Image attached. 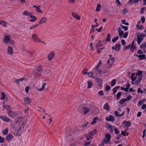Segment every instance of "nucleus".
I'll return each instance as SVG.
<instances>
[{
    "label": "nucleus",
    "mask_w": 146,
    "mask_h": 146,
    "mask_svg": "<svg viewBox=\"0 0 146 146\" xmlns=\"http://www.w3.org/2000/svg\"><path fill=\"white\" fill-rule=\"evenodd\" d=\"M11 35L8 34L5 35L4 38L2 40L3 42L5 44L9 43L11 45H13L15 44V41L11 39Z\"/></svg>",
    "instance_id": "obj_1"
},
{
    "label": "nucleus",
    "mask_w": 146,
    "mask_h": 146,
    "mask_svg": "<svg viewBox=\"0 0 146 146\" xmlns=\"http://www.w3.org/2000/svg\"><path fill=\"white\" fill-rule=\"evenodd\" d=\"M24 127L25 125L24 124H22L18 130L16 131L15 132L14 135L16 136H20L23 132L22 130H23Z\"/></svg>",
    "instance_id": "obj_2"
},
{
    "label": "nucleus",
    "mask_w": 146,
    "mask_h": 146,
    "mask_svg": "<svg viewBox=\"0 0 146 146\" xmlns=\"http://www.w3.org/2000/svg\"><path fill=\"white\" fill-rule=\"evenodd\" d=\"M145 36V35L143 33L139 34L137 36V42L138 45L140 44L141 41L143 40V37Z\"/></svg>",
    "instance_id": "obj_3"
},
{
    "label": "nucleus",
    "mask_w": 146,
    "mask_h": 146,
    "mask_svg": "<svg viewBox=\"0 0 146 146\" xmlns=\"http://www.w3.org/2000/svg\"><path fill=\"white\" fill-rule=\"evenodd\" d=\"M32 38L33 40L36 42H38L40 40L38 35L35 34L32 35Z\"/></svg>",
    "instance_id": "obj_4"
},
{
    "label": "nucleus",
    "mask_w": 146,
    "mask_h": 146,
    "mask_svg": "<svg viewBox=\"0 0 146 146\" xmlns=\"http://www.w3.org/2000/svg\"><path fill=\"white\" fill-rule=\"evenodd\" d=\"M55 56V53L53 51H51L47 56L48 60L49 61L52 60Z\"/></svg>",
    "instance_id": "obj_5"
},
{
    "label": "nucleus",
    "mask_w": 146,
    "mask_h": 146,
    "mask_svg": "<svg viewBox=\"0 0 146 146\" xmlns=\"http://www.w3.org/2000/svg\"><path fill=\"white\" fill-rule=\"evenodd\" d=\"M111 137V135L109 133H107L105 135V138L104 139V142L105 143H108L109 142Z\"/></svg>",
    "instance_id": "obj_6"
},
{
    "label": "nucleus",
    "mask_w": 146,
    "mask_h": 146,
    "mask_svg": "<svg viewBox=\"0 0 146 146\" xmlns=\"http://www.w3.org/2000/svg\"><path fill=\"white\" fill-rule=\"evenodd\" d=\"M82 108V110L81 111L80 110H79V111L81 113L84 111L83 113L85 115L90 110L89 108L87 107H83Z\"/></svg>",
    "instance_id": "obj_7"
},
{
    "label": "nucleus",
    "mask_w": 146,
    "mask_h": 146,
    "mask_svg": "<svg viewBox=\"0 0 146 146\" xmlns=\"http://www.w3.org/2000/svg\"><path fill=\"white\" fill-rule=\"evenodd\" d=\"M113 50H115L116 51H119L120 49V46L119 43L116 44L115 46H113L112 47Z\"/></svg>",
    "instance_id": "obj_8"
},
{
    "label": "nucleus",
    "mask_w": 146,
    "mask_h": 146,
    "mask_svg": "<svg viewBox=\"0 0 146 146\" xmlns=\"http://www.w3.org/2000/svg\"><path fill=\"white\" fill-rule=\"evenodd\" d=\"M106 119L107 121H113L115 120L114 117L112 115H110L109 117H106Z\"/></svg>",
    "instance_id": "obj_9"
},
{
    "label": "nucleus",
    "mask_w": 146,
    "mask_h": 146,
    "mask_svg": "<svg viewBox=\"0 0 146 146\" xmlns=\"http://www.w3.org/2000/svg\"><path fill=\"white\" fill-rule=\"evenodd\" d=\"M93 134L92 132H89L87 134L86 136V139L87 140H89L93 138Z\"/></svg>",
    "instance_id": "obj_10"
},
{
    "label": "nucleus",
    "mask_w": 146,
    "mask_h": 146,
    "mask_svg": "<svg viewBox=\"0 0 146 146\" xmlns=\"http://www.w3.org/2000/svg\"><path fill=\"white\" fill-rule=\"evenodd\" d=\"M47 19L46 17H43L40 19L39 24L41 25L42 23H45Z\"/></svg>",
    "instance_id": "obj_11"
},
{
    "label": "nucleus",
    "mask_w": 146,
    "mask_h": 146,
    "mask_svg": "<svg viewBox=\"0 0 146 146\" xmlns=\"http://www.w3.org/2000/svg\"><path fill=\"white\" fill-rule=\"evenodd\" d=\"M72 15L75 19L78 20H79L80 19V17L76 13L74 12H72Z\"/></svg>",
    "instance_id": "obj_12"
},
{
    "label": "nucleus",
    "mask_w": 146,
    "mask_h": 146,
    "mask_svg": "<svg viewBox=\"0 0 146 146\" xmlns=\"http://www.w3.org/2000/svg\"><path fill=\"white\" fill-rule=\"evenodd\" d=\"M141 23V22L140 21H138L137 22L136 26L137 27V29L138 30H142L143 29L144 27L142 25H140L139 26V25Z\"/></svg>",
    "instance_id": "obj_13"
},
{
    "label": "nucleus",
    "mask_w": 146,
    "mask_h": 146,
    "mask_svg": "<svg viewBox=\"0 0 146 146\" xmlns=\"http://www.w3.org/2000/svg\"><path fill=\"white\" fill-rule=\"evenodd\" d=\"M24 101L25 104H29L31 102V100L28 97H25L24 98Z\"/></svg>",
    "instance_id": "obj_14"
},
{
    "label": "nucleus",
    "mask_w": 146,
    "mask_h": 146,
    "mask_svg": "<svg viewBox=\"0 0 146 146\" xmlns=\"http://www.w3.org/2000/svg\"><path fill=\"white\" fill-rule=\"evenodd\" d=\"M118 32L119 33V36L120 37H122L124 34L123 31H122V29L121 28L119 27L118 29Z\"/></svg>",
    "instance_id": "obj_15"
},
{
    "label": "nucleus",
    "mask_w": 146,
    "mask_h": 146,
    "mask_svg": "<svg viewBox=\"0 0 146 146\" xmlns=\"http://www.w3.org/2000/svg\"><path fill=\"white\" fill-rule=\"evenodd\" d=\"M13 136L11 134L8 135L5 138V139L8 141H10L13 138Z\"/></svg>",
    "instance_id": "obj_16"
},
{
    "label": "nucleus",
    "mask_w": 146,
    "mask_h": 146,
    "mask_svg": "<svg viewBox=\"0 0 146 146\" xmlns=\"http://www.w3.org/2000/svg\"><path fill=\"white\" fill-rule=\"evenodd\" d=\"M41 73L35 71L34 78L35 79H37L40 76Z\"/></svg>",
    "instance_id": "obj_17"
},
{
    "label": "nucleus",
    "mask_w": 146,
    "mask_h": 146,
    "mask_svg": "<svg viewBox=\"0 0 146 146\" xmlns=\"http://www.w3.org/2000/svg\"><path fill=\"white\" fill-rule=\"evenodd\" d=\"M7 51L8 54H12L13 53V49L12 47L10 46H8Z\"/></svg>",
    "instance_id": "obj_18"
},
{
    "label": "nucleus",
    "mask_w": 146,
    "mask_h": 146,
    "mask_svg": "<svg viewBox=\"0 0 146 146\" xmlns=\"http://www.w3.org/2000/svg\"><path fill=\"white\" fill-rule=\"evenodd\" d=\"M0 118L4 121L9 122L10 121L9 119L6 116H1Z\"/></svg>",
    "instance_id": "obj_19"
},
{
    "label": "nucleus",
    "mask_w": 146,
    "mask_h": 146,
    "mask_svg": "<svg viewBox=\"0 0 146 146\" xmlns=\"http://www.w3.org/2000/svg\"><path fill=\"white\" fill-rule=\"evenodd\" d=\"M123 123L125 124V126L127 127H130L131 125V123L129 121L125 120L123 121Z\"/></svg>",
    "instance_id": "obj_20"
},
{
    "label": "nucleus",
    "mask_w": 146,
    "mask_h": 146,
    "mask_svg": "<svg viewBox=\"0 0 146 146\" xmlns=\"http://www.w3.org/2000/svg\"><path fill=\"white\" fill-rule=\"evenodd\" d=\"M136 48L134 44V41H133L132 42V44L130 50L132 52H133L134 50Z\"/></svg>",
    "instance_id": "obj_21"
},
{
    "label": "nucleus",
    "mask_w": 146,
    "mask_h": 146,
    "mask_svg": "<svg viewBox=\"0 0 146 146\" xmlns=\"http://www.w3.org/2000/svg\"><path fill=\"white\" fill-rule=\"evenodd\" d=\"M7 113L11 117H15L16 116V114L10 110L7 111Z\"/></svg>",
    "instance_id": "obj_22"
},
{
    "label": "nucleus",
    "mask_w": 146,
    "mask_h": 146,
    "mask_svg": "<svg viewBox=\"0 0 146 146\" xmlns=\"http://www.w3.org/2000/svg\"><path fill=\"white\" fill-rule=\"evenodd\" d=\"M141 48L145 52H146V42L144 43L143 44L140 46Z\"/></svg>",
    "instance_id": "obj_23"
},
{
    "label": "nucleus",
    "mask_w": 146,
    "mask_h": 146,
    "mask_svg": "<svg viewBox=\"0 0 146 146\" xmlns=\"http://www.w3.org/2000/svg\"><path fill=\"white\" fill-rule=\"evenodd\" d=\"M30 17L31 18V19L30 21L31 22H34L37 20L36 17L34 15H32V14L30 15Z\"/></svg>",
    "instance_id": "obj_24"
},
{
    "label": "nucleus",
    "mask_w": 146,
    "mask_h": 146,
    "mask_svg": "<svg viewBox=\"0 0 146 146\" xmlns=\"http://www.w3.org/2000/svg\"><path fill=\"white\" fill-rule=\"evenodd\" d=\"M135 74L134 73H132L131 74V80L132 81V84H133L134 81H135L137 79V77L136 76L134 77Z\"/></svg>",
    "instance_id": "obj_25"
},
{
    "label": "nucleus",
    "mask_w": 146,
    "mask_h": 146,
    "mask_svg": "<svg viewBox=\"0 0 146 146\" xmlns=\"http://www.w3.org/2000/svg\"><path fill=\"white\" fill-rule=\"evenodd\" d=\"M33 7L36 9V11L39 13H42V11L40 9L39 6H37L36 5L33 6Z\"/></svg>",
    "instance_id": "obj_26"
},
{
    "label": "nucleus",
    "mask_w": 146,
    "mask_h": 146,
    "mask_svg": "<svg viewBox=\"0 0 146 146\" xmlns=\"http://www.w3.org/2000/svg\"><path fill=\"white\" fill-rule=\"evenodd\" d=\"M104 109L105 110H106L107 111L109 110L110 107L108 103H107L105 104L104 106Z\"/></svg>",
    "instance_id": "obj_27"
},
{
    "label": "nucleus",
    "mask_w": 146,
    "mask_h": 146,
    "mask_svg": "<svg viewBox=\"0 0 146 146\" xmlns=\"http://www.w3.org/2000/svg\"><path fill=\"white\" fill-rule=\"evenodd\" d=\"M35 72L41 73L42 72V67L40 66H38L36 67V68L35 70Z\"/></svg>",
    "instance_id": "obj_28"
},
{
    "label": "nucleus",
    "mask_w": 146,
    "mask_h": 146,
    "mask_svg": "<svg viewBox=\"0 0 146 146\" xmlns=\"http://www.w3.org/2000/svg\"><path fill=\"white\" fill-rule=\"evenodd\" d=\"M136 56L138 57L139 59L140 60H143L144 59L145 57V55L144 54H141L140 55H137Z\"/></svg>",
    "instance_id": "obj_29"
},
{
    "label": "nucleus",
    "mask_w": 146,
    "mask_h": 146,
    "mask_svg": "<svg viewBox=\"0 0 146 146\" xmlns=\"http://www.w3.org/2000/svg\"><path fill=\"white\" fill-rule=\"evenodd\" d=\"M46 83H43L42 85V86L41 88H38L37 89L38 91H42L45 88L46 86Z\"/></svg>",
    "instance_id": "obj_30"
},
{
    "label": "nucleus",
    "mask_w": 146,
    "mask_h": 146,
    "mask_svg": "<svg viewBox=\"0 0 146 146\" xmlns=\"http://www.w3.org/2000/svg\"><path fill=\"white\" fill-rule=\"evenodd\" d=\"M31 14H32V13H29L27 11H25L23 13V15L26 16H30V15H31Z\"/></svg>",
    "instance_id": "obj_31"
},
{
    "label": "nucleus",
    "mask_w": 146,
    "mask_h": 146,
    "mask_svg": "<svg viewBox=\"0 0 146 146\" xmlns=\"http://www.w3.org/2000/svg\"><path fill=\"white\" fill-rule=\"evenodd\" d=\"M102 46V44H101V41L100 40L98 41V43L96 45V47L97 48H99L100 47H101Z\"/></svg>",
    "instance_id": "obj_32"
},
{
    "label": "nucleus",
    "mask_w": 146,
    "mask_h": 146,
    "mask_svg": "<svg viewBox=\"0 0 146 146\" xmlns=\"http://www.w3.org/2000/svg\"><path fill=\"white\" fill-rule=\"evenodd\" d=\"M96 80L97 83L100 84H101L103 81V80L102 79L98 78H96Z\"/></svg>",
    "instance_id": "obj_33"
},
{
    "label": "nucleus",
    "mask_w": 146,
    "mask_h": 146,
    "mask_svg": "<svg viewBox=\"0 0 146 146\" xmlns=\"http://www.w3.org/2000/svg\"><path fill=\"white\" fill-rule=\"evenodd\" d=\"M0 25L4 27H6L7 26L6 23L1 20H0Z\"/></svg>",
    "instance_id": "obj_34"
},
{
    "label": "nucleus",
    "mask_w": 146,
    "mask_h": 146,
    "mask_svg": "<svg viewBox=\"0 0 146 146\" xmlns=\"http://www.w3.org/2000/svg\"><path fill=\"white\" fill-rule=\"evenodd\" d=\"M135 75L136 76H142V71L141 70L138 71L135 74Z\"/></svg>",
    "instance_id": "obj_35"
},
{
    "label": "nucleus",
    "mask_w": 146,
    "mask_h": 146,
    "mask_svg": "<svg viewBox=\"0 0 146 146\" xmlns=\"http://www.w3.org/2000/svg\"><path fill=\"white\" fill-rule=\"evenodd\" d=\"M144 102V100H142L139 101L137 104V105L139 107H140Z\"/></svg>",
    "instance_id": "obj_36"
},
{
    "label": "nucleus",
    "mask_w": 146,
    "mask_h": 146,
    "mask_svg": "<svg viewBox=\"0 0 146 146\" xmlns=\"http://www.w3.org/2000/svg\"><path fill=\"white\" fill-rule=\"evenodd\" d=\"M38 26V24L32 26H31L29 28V29L31 30H32L36 28Z\"/></svg>",
    "instance_id": "obj_37"
},
{
    "label": "nucleus",
    "mask_w": 146,
    "mask_h": 146,
    "mask_svg": "<svg viewBox=\"0 0 146 146\" xmlns=\"http://www.w3.org/2000/svg\"><path fill=\"white\" fill-rule=\"evenodd\" d=\"M92 82L90 81H89L88 82V88H90L92 87Z\"/></svg>",
    "instance_id": "obj_38"
},
{
    "label": "nucleus",
    "mask_w": 146,
    "mask_h": 146,
    "mask_svg": "<svg viewBox=\"0 0 146 146\" xmlns=\"http://www.w3.org/2000/svg\"><path fill=\"white\" fill-rule=\"evenodd\" d=\"M110 38V34H108L106 37V41L108 42H109L111 40Z\"/></svg>",
    "instance_id": "obj_39"
},
{
    "label": "nucleus",
    "mask_w": 146,
    "mask_h": 146,
    "mask_svg": "<svg viewBox=\"0 0 146 146\" xmlns=\"http://www.w3.org/2000/svg\"><path fill=\"white\" fill-rule=\"evenodd\" d=\"M8 132V129L7 128L5 129L2 131V133L5 135L7 134Z\"/></svg>",
    "instance_id": "obj_40"
},
{
    "label": "nucleus",
    "mask_w": 146,
    "mask_h": 146,
    "mask_svg": "<svg viewBox=\"0 0 146 146\" xmlns=\"http://www.w3.org/2000/svg\"><path fill=\"white\" fill-rule=\"evenodd\" d=\"M101 8V5L99 4H98L96 8V11L97 12L100 11Z\"/></svg>",
    "instance_id": "obj_41"
},
{
    "label": "nucleus",
    "mask_w": 146,
    "mask_h": 146,
    "mask_svg": "<svg viewBox=\"0 0 146 146\" xmlns=\"http://www.w3.org/2000/svg\"><path fill=\"white\" fill-rule=\"evenodd\" d=\"M118 38H119V37L117 36H116V37H114L112 39V42L113 43L115 42L117 40H118Z\"/></svg>",
    "instance_id": "obj_42"
},
{
    "label": "nucleus",
    "mask_w": 146,
    "mask_h": 146,
    "mask_svg": "<svg viewBox=\"0 0 146 146\" xmlns=\"http://www.w3.org/2000/svg\"><path fill=\"white\" fill-rule=\"evenodd\" d=\"M1 99L3 100L5 99V94L3 92H2L1 93Z\"/></svg>",
    "instance_id": "obj_43"
},
{
    "label": "nucleus",
    "mask_w": 146,
    "mask_h": 146,
    "mask_svg": "<svg viewBox=\"0 0 146 146\" xmlns=\"http://www.w3.org/2000/svg\"><path fill=\"white\" fill-rule=\"evenodd\" d=\"M116 84V80L115 79H113L111 81V86H114Z\"/></svg>",
    "instance_id": "obj_44"
},
{
    "label": "nucleus",
    "mask_w": 146,
    "mask_h": 146,
    "mask_svg": "<svg viewBox=\"0 0 146 146\" xmlns=\"http://www.w3.org/2000/svg\"><path fill=\"white\" fill-rule=\"evenodd\" d=\"M126 20H121V22L124 24L126 25H129V23L128 22H125Z\"/></svg>",
    "instance_id": "obj_45"
},
{
    "label": "nucleus",
    "mask_w": 146,
    "mask_h": 146,
    "mask_svg": "<svg viewBox=\"0 0 146 146\" xmlns=\"http://www.w3.org/2000/svg\"><path fill=\"white\" fill-rule=\"evenodd\" d=\"M128 32H125V34L123 35V38H126L127 37V36L128 35Z\"/></svg>",
    "instance_id": "obj_46"
},
{
    "label": "nucleus",
    "mask_w": 146,
    "mask_h": 146,
    "mask_svg": "<svg viewBox=\"0 0 146 146\" xmlns=\"http://www.w3.org/2000/svg\"><path fill=\"white\" fill-rule=\"evenodd\" d=\"M114 128H115V127L114 126H111L110 125H109L108 128L109 129H110V130H111L112 132L113 131L112 130L113 129H114Z\"/></svg>",
    "instance_id": "obj_47"
},
{
    "label": "nucleus",
    "mask_w": 146,
    "mask_h": 146,
    "mask_svg": "<svg viewBox=\"0 0 146 146\" xmlns=\"http://www.w3.org/2000/svg\"><path fill=\"white\" fill-rule=\"evenodd\" d=\"M121 92H118L117 94L116 98L119 100V97L121 96Z\"/></svg>",
    "instance_id": "obj_48"
},
{
    "label": "nucleus",
    "mask_w": 146,
    "mask_h": 146,
    "mask_svg": "<svg viewBox=\"0 0 146 146\" xmlns=\"http://www.w3.org/2000/svg\"><path fill=\"white\" fill-rule=\"evenodd\" d=\"M96 27V26L95 25H92V28L91 29L90 33L92 32H94V30Z\"/></svg>",
    "instance_id": "obj_49"
},
{
    "label": "nucleus",
    "mask_w": 146,
    "mask_h": 146,
    "mask_svg": "<svg viewBox=\"0 0 146 146\" xmlns=\"http://www.w3.org/2000/svg\"><path fill=\"white\" fill-rule=\"evenodd\" d=\"M87 69H85L83 71V74H84L85 75H88L90 74V72H87Z\"/></svg>",
    "instance_id": "obj_50"
},
{
    "label": "nucleus",
    "mask_w": 146,
    "mask_h": 146,
    "mask_svg": "<svg viewBox=\"0 0 146 146\" xmlns=\"http://www.w3.org/2000/svg\"><path fill=\"white\" fill-rule=\"evenodd\" d=\"M114 130L115 133L116 134H117V135L119 133V130L117 128H114Z\"/></svg>",
    "instance_id": "obj_51"
},
{
    "label": "nucleus",
    "mask_w": 146,
    "mask_h": 146,
    "mask_svg": "<svg viewBox=\"0 0 146 146\" xmlns=\"http://www.w3.org/2000/svg\"><path fill=\"white\" fill-rule=\"evenodd\" d=\"M98 119V118L97 117H95L93 121L92 122V124L95 123L96 122L97 120Z\"/></svg>",
    "instance_id": "obj_52"
},
{
    "label": "nucleus",
    "mask_w": 146,
    "mask_h": 146,
    "mask_svg": "<svg viewBox=\"0 0 146 146\" xmlns=\"http://www.w3.org/2000/svg\"><path fill=\"white\" fill-rule=\"evenodd\" d=\"M137 92L139 93L143 94V91L141 90L140 88H139L137 90Z\"/></svg>",
    "instance_id": "obj_53"
},
{
    "label": "nucleus",
    "mask_w": 146,
    "mask_h": 146,
    "mask_svg": "<svg viewBox=\"0 0 146 146\" xmlns=\"http://www.w3.org/2000/svg\"><path fill=\"white\" fill-rule=\"evenodd\" d=\"M137 77V78H138V80L139 81H140L141 82V80H142V76H136Z\"/></svg>",
    "instance_id": "obj_54"
},
{
    "label": "nucleus",
    "mask_w": 146,
    "mask_h": 146,
    "mask_svg": "<svg viewBox=\"0 0 146 146\" xmlns=\"http://www.w3.org/2000/svg\"><path fill=\"white\" fill-rule=\"evenodd\" d=\"M103 29V27H100L99 29H96V30L98 31V32H100L101 31V30Z\"/></svg>",
    "instance_id": "obj_55"
},
{
    "label": "nucleus",
    "mask_w": 146,
    "mask_h": 146,
    "mask_svg": "<svg viewBox=\"0 0 146 146\" xmlns=\"http://www.w3.org/2000/svg\"><path fill=\"white\" fill-rule=\"evenodd\" d=\"M122 28L125 31H127L128 30V27L125 26H122Z\"/></svg>",
    "instance_id": "obj_56"
},
{
    "label": "nucleus",
    "mask_w": 146,
    "mask_h": 146,
    "mask_svg": "<svg viewBox=\"0 0 146 146\" xmlns=\"http://www.w3.org/2000/svg\"><path fill=\"white\" fill-rule=\"evenodd\" d=\"M140 82H140V81L137 80L135 82V83L134 82L133 84H134L136 85H138L140 83Z\"/></svg>",
    "instance_id": "obj_57"
},
{
    "label": "nucleus",
    "mask_w": 146,
    "mask_h": 146,
    "mask_svg": "<svg viewBox=\"0 0 146 146\" xmlns=\"http://www.w3.org/2000/svg\"><path fill=\"white\" fill-rule=\"evenodd\" d=\"M4 138L0 136V143H2L4 141Z\"/></svg>",
    "instance_id": "obj_58"
},
{
    "label": "nucleus",
    "mask_w": 146,
    "mask_h": 146,
    "mask_svg": "<svg viewBox=\"0 0 146 146\" xmlns=\"http://www.w3.org/2000/svg\"><path fill=\"white\" fill-rule=\"evenodd\" d=\"M121 134L124 136L127 135H128V133H125V132L123 131H121Z\"/></svg>",
    "instance_id": "obj_59"
},
{
    "label": "nucleus",
    "mask_w": 146,
    "mask_h": 146,
    "mask_svg": "<svg viewBox=\"0 0 146 146\" xmlns=\"http://www.w3.org/2000/svg\"><path fill=\"white\" fill-rule=\"evenodd\" d=\"M110 60L111 64H113L114 63L115 61V58H111L110 59Z\"/></svg>",
    "instance_id": "obj_60"
},
{
    "label": "nucleus",
    "mask_w": 146,
    "mask_h": 146,
    "mask_svg": "<svg viewBox=\"0 0 146 146\" xmlns=\"http://www.w3.org/2000/svg\"><path fill=\"white\" fill-rule=\"evenodd\" d=\"M91 141H90L89 142L86 141L85 143L84 144V145L85 146H88V145H89L91 143Z\"/></svg>",
    "instance_id": "obj_61"
},
{
    "label": "nucleus",
    "mask_w": 146,
    "mask_h": 146,
    "mask_svg": "<svg viewBox=\"0 0 146 146\" xmlns=\"http://www.w3.org/2000/svg\"><path fill=\"white\" fill-rule=\"evenodd\" d=\"M116 3L118 6H119L121 5V3L119 0H116Z\"/></svg>",
    "instance_id": "obj_62"
},
{
    "label": "nucleus",
    "mask_w": 146,
    "mask_h": 146,
    "mask_svg": "<svg viewBox=\"0 0 146 146\" xmlns=\"http://www.w3.org/2000/svg\"><path fill=\"white\" fill-rule=\"evenodd\" d=\"M145 7H143L141 8L140 12L141 14H143V13L145 10Z\"/></svg>",
    "instance_id": "obj_63"
},
{
    "label": "nucleus",
    "mask_w": 146,
    "mask_h": 146,
    "mask_svg": "<svg viewBox=\"0 0 146 146\" xmlns=\"http://www.w3.org/2000/svg\"><path fill=\"white\" fill-rule=\"evenodd\" d=\"M137 53L139 54H142L143 53V52L142 50H139L137 51Z\"/></svg>",
    "instance_id": "obj_64"
}]
</instances>
